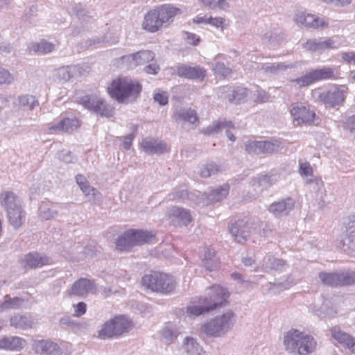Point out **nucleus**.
I'll use <instances>...</instances> for the list:
<instances>
[{"mask_svg": "<svg viewBox=\"0 0 355 355\" xmlns=\"http://www.w3.org/2000/svg\"><path fill=\"white\" fill-rule=\"evenodd\" d=\"M218 96L220 98H227L231 103H241L247 97L248 89L243 87L232 88L225 86L219 88Z\"/></svg>", "mask_w": 355, "mask_h": 355, "instance_id": "15", "label": "nucleus"}, {"mask_svg": "<svg viewBox=\"0 0 355 355\" xmlns=\"http://www.w3.org/2000/svg\"><path fill=\"white\" fill-rule=\"evenodd\" d=\"M102 98L96 96H86L80 98L79 103L83 105L85 108L94 112L96 108V105H99Z\"/></svg>", "mask_w": 355, "mask_h": 355, "instance_id": "51", "label": "nucleus"}, {"mask_svg": "<svg viewBox=\"0 0 355 355\" xmlns=\"http://www.w3.org/2000/svg\"><path fill=\"white\" fill-rule=\"evenodd\" d=\"M177 73L179 76L189 79L203 80L206 76V71L199 66L190 67L185 64L180 65L177 68Z\"/></svg>", "mask_w": 355, "mask_h": 355, "instance_id": "25", "label": "nucleus"}, {"mask_svg": "<svg viewBox=\"0 0 355 355\" xmlns=\"http://www.w3.org/2000/svg\"><path fill=\"white\" fill-rule=\"evenodd\" d=\"M76 180L77 184L85 196L89 197L92 196V197H94L96 195L97 191L89 185L87 179L83 175H77Z\"/></svg>", "mask_w": 355, "mask_h": 355, "instance_id": "47", "label": "nucleus"}, {"mask_svg": "<svg viewBox=\"0 0 355 355\" xmlns=\"http://www.w3.org/2000/svg\"><path fill=\"white\" fill-rule=\"evenodd\" d=\"M295 201L288 198L272 203L269 207V211L275 216L287 215L293 208Z\"/></svg>", "mask_w": 355, "mask_h": 355, "instance_id": "26", "label": "nucleus"}, {"mask_svg": "<svg viewBox=\"0 0 355 355\" xmlns=\"http://www.w3.org/2000/svg\"><path fill=\"white\" fill-rule=\"evenodd\" d=\"M340 37L338 36L308 40L303 48L311 52L322 53L326 51L337 49L341 46Z\"/></svg>", "mask_w": 355, "mask_h": 355, "instance_id": "10", "label": "nucleus"}, {"mask_svg": "<svg viewBox=\"0 0 355 355\" xmlns=\"http://www.w3.org/2000/svg\"><path fill=\"white\" fill-rule=\"evenodd\" d=\"M338 75V68L336 67H323L310 71L305 75L292 80L291 82L299 87L309 86L315 82L335 79Z\"/></svg>", "mask_w": 355, "mask_h": 355, "instance_id": "8", "label": "nucleus"}, {"mask_svg": "<svg viewBox=\"0 0 355 355\" xmlns=\"http://www.w3.org/2000/svg\"><path fill=\"white\" fill-rule=\"evenodd\" d=\"M277 180V177L276 175H261L254 178L252 182V186L254 187V189L257 192H260L263 191L264 188L275 183Z\"/></svg>", "mask_w": 355, "mask_h": 355, "instance_id": "34", "label": "nucleus"}, {"mask_svg": "<svg viewBox=\"0 0 355 355\" xmlns=\"http://www.w3.org/2000/svg\"><path fill=\"white\" fill-rule=\"evenodd\" d=\"M283 148V144L279 139H271L267 141H262V153H272L281 150Z\"/></svg>", "mask_w": 355, "mask_h": 355, "instance_id": "43", "label": "nucleus"}, {"mask_svg": "<svg viewBox=\"0 0 355 355\" xmlns=\"http://www.w3.org/2000/svg\"><path fill=\"white\" fill-rule=\"evenodd\" d=\"M202 261V266L209 271L216 269L219 264L215 250L212 248L205 249Z\"/></svg>", "mask_w": 355, "mask_h": 355, "instance_id": "37", "label": "nucleus"}, {"mask_svg": "<svg viewBox=\"0 0 355 355\" xmlns=\"http://www.w3.org/2000/svg\"><path fill=\"white\" fill-rule=\"evenodd\" d=\"M299 173L302 176L309 177L312 175L313 169L308 162H300Z\"/></svg>", "mask_w": 355, "mask_h": 355, "instance_id": "59", "label": "nucleus"}, {"mask_svg": "<svg viewBox=\"0 0 355 355\" xmlns=\"http://www.w3.org/2000/svg\"><path fill=\"white\" fill-rule=\"evenodd\" d=\"M24 261L25 266L29 268H39L51 263V259L48 257L37 252H31L25 255Z\"/></svg>", "mask_w": 355, "mask_h": 355, "instance_id": "31", "label": "nucleus"}, {"mask_svg": "<svg viewBox=\"0 0 355 355\" xmlns=\"http://www.w3.org/2000/svg\"><path fill=\"white\" fill-rule=\"evenodd\" d=\"M168 217L172 225L175 227L187 226L191 221L190 212L177 207H173L168 210Z\"/></svg>", "mask_w": 355, "mask_h": 355, "instance_id": "17", "label": "nucleus"}, {"mask_svg": "<svg viewBox=\"0 0 355 355\" xmlns=\"http://www.w3.org/2000/svg\"><path fill=\"white\" fill-rule=\"evenodd\" d=\"M33 320L30 316L17 314L10 318V325L17 329H28L31 328Z\"/></svg>", "mask_w": 355, "mask_h": 355, "instance_id": "35", "label": "nucleus"}, {"mask_svg": "<svg viewBox=\"0 0 355 355\" xmlns=\"http://www.w3.org/2000/svg\"><path fill=\"white\" fill-rule=\"evenodd\" d=\"M317 99L326 107H335L343 104L348 94V87L344 85H335L322 92H317Z\"/></svg>", "mask_w": 355, "mask_h": 355, "instance_id": "9", "label": "nucleus"}, {"mask_svg": "<svg viewBox=\"0 0 355 355\" xmlns=\"http://www.w3.org/2000/svg\"><path fill=\"white\" fill-rule=\"evenodd\" d=\"M340 286L355 284V272L345 271L339 273Z\"/></svg>", "mask_w": 355, "mask_h": 355, "instance_id": "55", "label": "nucleus"}, {"mask_svg": "<svg viewBox=\"0 0 355 355\" xmlns=\"http://www.w3.org/2000/svg\"><path fill=\"white\" fill-rule=\"evenodd\" d=\"M15 76L9 70L0 65V85H11L14 83Z\"/></svg>", "mask_w": 355, "mask_h": 355, "instance_id": "53", "label": "nucleus"}, {"mask_svg": "<svg viewBox=\"0 0 355 355\" xmlns=\"http://www.w3.org/2000/svg\"><path fill=\"white\" fill-rule=\"evenodd\" d=\"M155 9L164 26H168L173 21L174 17L181 13L178 8L170 4H165Z\"/></svg>", "mask_w": 355, "mask_h": 355, "instance_id": "24", "label": "nucleus"}, {"mask_svg": "<svg viewBox=\"0 0 355 355\" xmlns=\"http://www.w3.org/2000/svg\"><path fill=\"white\" fill-rule=\"evenodd\" d=\"M0 204L7 211L9 222L15 229L20 227L24 220V215L19 200L10 191H4L0 196Z\"/></svg>", "mask_w": 355, "mask_h": 355, "instance_id": "6", "label": "nucleus"}, {"mask_svg": "<svg viewBox=\"0 0 355 355\" xmlns=\"http://www.w3.org/2000/svg\"><path fill=\"white\" fill-rule=\"evenodd\" d=\"M62 205L50 202H42L38 210L39 216L44 220L55 217L60 210Z\"/></svg>", "mask_w": 355, "mask_h": 355, "instance_id": "32", "label": "nucleus"}, {"mask_svg": "<svg viewBox=\"0 0 355 355\" xmlns=\"http://www.w3.org/2000/svg\"><path fill=\"white\" fill-rule=\"evenodd\" d=\"M80 126L78 120L73 116L67 117L48 128V133L57 134L61 132H72Z\"/></svg>", "mask_w": 355, "mask_h": 355, "instance_id": "16", "label": "nucleus"}, {"mask_svg": "<svg viewBox=\"0 0 355 355\" xmlns=\"http://www.w3.org/2000/svg\"><path fill=\"white\" fill-rule=\"evenodd\" d=\"M33 351L40 355H59V345L51 340H36L33 343Z\"/></svg>", "mask_w": 355, "mask_h": 355, "instance_id": "18", "label": "nucleus"}, {"mask_svg": "<svg viewBox=\"0 0 355 355\" xmlns=\"http://www.w3.org/2000/svg\"><path fill=\"white\" fill-rule=\"evenodd\" d=\"M227 289L219 285L208 288L206 296L202 299L205 304V309L211 311L220 306L229 297Z\"/></svg>", "mask_w": 355, "mask_h": 355, "instance_id": "11", "label": "nucleus"}, {"mask_svg": "<svg viewBox=\"0 0 355 355\" xmlns=\"http://www.w3.org/2000/svg\"><path fill=\"white\" fill-rule=\"evenodd\" d=\"M318 277L321 282L325 285L331 286H340L339 273H327L325 272H320Z\"/></svg>", "mask_w": 355, "mask_h": 355, "instance_id": "42", "label": "nucleus"}, {"mask_svg": "<svg viewBox=\"0 0 355 355\" xmlns=\"http://www.w3.org/2000/svg\"><path fill=\"white\" fill-rule=\"evenodd\" d=\"M155 239V235L152 232L130 230L125 232L119 237L116 243V248L117 250L123 251L135 245L152 243Z\"/></svg>", "mask_w": 355, "mask_h": 355, "instance_id": "7", "label": "nucleus"}, {"mask_svg": "<svg viewBox=\"0 0 355 355\" xmlns=\"http://www.w3.org/2000/svg\"><path fill=\"white\" fill-rule=\"evenodd\" d=\"M219 171V166L216 163L210 162L200 168L199 173L202 178H207L216 174Z\"/></svg>", "mask_w": 355, "mask_h": 355, "instance_id": "49", "label": "nucleus"}, {"mask_svg": "<svg viewBox=\"0 0 355 355\" xmlns=\"http://www.w3.org/2000/svg\"><path fill=\"white\" fill-rule=\"evenodd\" d=\"M200 305H191L187 307L186 316L189 318H194L201 314L209 312V310L205 309V304L202 299H200Z\"/></svg>", "mask_w": 355, "mask_h": 355, "instance_id": "48", "label": "nucleus"}, {"mask_svg": "<svg viewBox=\"0 0 355 355\" xmlns=\"http://www.w3.org/2000/svg\"><path fill=\"white\" fill-rule=\"evenodd\" d=\"M283 343L288 352L300 355H309L317 347V342L311 335L295 329L284 334Z\"/></svg>", "mask_w": 355, "mask_h": 355, "instance_id": "1", "label": "nucleus"}, {"mask_svg": "<svg viewBox=\"0 0 355 355\" xmlns=\"http://www.w3.org/2000/svg\"><path fill=\"white\" fill-rule=\"evenodd\" d=\"M141 146L143 151L148 155H159L167 151V145L164 141L152 137L143 139Z\"/></svg>", "mask_w": 355, "mask_h": 355, "instance_id": "20", "label": "nucleus"}, {"mask_svg": "<svg viewBox=\"0 0 355 355\" xmlns=\"http://www.w3.org/2000/svg\"><path fill=\"white\" fill-rule=\"evenodd\" d=\"M296 282L294 280L288 277V281L286 282H280L278 284L275 283H268L269 289L275 293L276 290L283 291L289 288L291 286L295 284Z\"/></svg>", "mask_w": 355, "mask_h": 355, "instance_id": "56", "label": "nucleus"}, {"mask_svg": "<svg viewBox=\"0 0 355 355\" xmlns=\"http://www.w3.org/2000/svg\"><path fill=\"white\" fill-rule=\"evenodd\" d=\"M180 349L184 355H205L203 347L198 340L192 336H186L183 338Z\"/></svg>", "mask_w": 355, "mask_h": 355, "instance_id": "22", "label": "nucleus"}, {"mask_svg": "<svg viewBox=\"0 0 355 355\" xmlns=\"http://www.w3.org/2000/svg\"><path fill=\"white\" fill-rule=\"evenodd\" d=\"M162 26H164L160 18L158 17L155 9L150 10L146 13L144 21L142 24L144 29L150 33H155Z\"/></svg>", "mask_w": 355, "mask_h": 355, "instance_id": "28", "label": "nucleus"}, {"mask_svg": "<svg viewBox=\"0 0 355 355\" xmlns=\"http://www.w3.org/2000/svg\"><path fill=\"white\" fill-rule=\"evenodd\" d=\"M87 305L85 302H78L74 306V315L76 316H81L86 312Z\"/></svg>", "mask_w": 355, "mask_h": 355, "instance_id": "63", "label": "nucleus"}, {"mask_svg": "<svg viewBox=\"0 0 355 355\" xmlns=\"http://www.w3.org/2000/svg\"><path fill=\"white\" fill-rule=\"evenodd\" d=\"M204 6L211 9L225 10L229 8V3L226 0H200Z\"/></svg>", "mask_w": 355, "mask_h": 355, "instance_id": "52", "label": "nucleus"}, {"mask_svg": "<svg viewBox=\"0 0 355 355\" xmlns=\"http://www.w3.org/2000/svg\"><path fill=\"white\" fill-rule=\"evenodd\" d=\"M294 20L297 24L313 28H322L328 25V20L326 18H320L305 12H297Z\"/></svg>", "mask_w": 355, "mask_h": 355, "instance_id": "13", "label": "nucleus"}, {"mask_svg": "<svg viewBox=\"0 0 355 355\" xmlns=\"http://www.w3.org/2000/svg\"><path fill=\"white\" fill-rule=\"evenodd\" d=\"M344 128L352 133H355V115L347 119Z\"/></svg>", "mask_w": 355, "mask_h": 355, "instance_id": "64", "label": "nucleus"}, {"mask_svg": "<svg viewBox=\"0 0 355 355\" xmlns=\"http://www.w3.org/2000/svg\"><path fill=\"white\" fill-rule=\"evenodd\" d=\"M17 104L24 109L31 110L38 105V101L34 96L26 94L18 97Z\"/></svg>", "mask_w": 355, "mask_h": 355, "instance_id": "44", "label": "nucleus"}, {"mask_svg": "<svg viewBox=\"0 0 355 355\" xmlns=\"http://www.w3.org/2000/svg\"><path fill=\"white\" fill-rule=\"evenodd\" d=\"M80 73V67L78 65H71L57 69L55 76L60 82L65 83L78 76Z\"/></svg>", "mask_w": 355, "mask_h": 355, "instance_id": "29", "label": "nucleus"}, {"mask_svg": "<svg viewBox=\"0 0 355 355\" xmlns=\"http://www.w3.org/2000/svg\"><path fill=\"white\" fill-rule=\"evenodd\" d=\"M231 128H234V125L230 121H216L213 123L212 125H209L206 129H205L203 130V132L206 135H211L217 133L220 130H225L227 137L229 138L230 140L234 141L235 140V137L231 132Z\"/></svg>", "mask_w": 355, "mask_h": 355, "instance_id": "30", "label": "nucleus"}, {"mask_svg": "<svg viewBox=\"0 0 355 355\" xmlns=\"http://www.w3.org/2000/svg\"><path fill=\"white\" fill-rule=\"evenodd\" d=\"M214 70L216 73L224 78L229 76L232 73V70L227 67L223 62H216Z\"/></svg>", "mask_w": 355, "mask_h": 355, "instance_id": "57", "label": "nucleus"}, {"mask_svg": "<svg viewBox=\"0 0 355 355\" xmlns=\"http://www.w3.org/2000/svg\"><path fill=\"white\" fill-rule=\"evenodd\" d=\"M99 105H96V108L94 110V112L107 118H110L113 116L114 115V108L107 104L105 101L102 99L101 101V103Z\"/></svg>", "mask_w": 355, "mask_h": 355, "instance_id": "50", "label": "nucleus"}, {"mask_svg": "<svg viewBox=\"0 0 355 355\" xmlns=\"http://www.w3.org/2000/svg\"><path fill=\"white\" fill-rule=\"evenodd\" d=\"M229 191L230 186L227 184L211 189L207 193V200L209 203L218 202L226 198Z\"/></svg>", "mask_w": 355, "mask_h": 355, "instance_id": "36", "label": "nucleus"}, {"mask_svg": "<svg viewBox=\"0 0 355 355\" xmlns=\"http://www.w3.org/2000/svg\"><path fill=\"white\" fill-rule=\"evenodd\" d=\"M161 340L166 345L175 342L178 337L181 334L180 328L175 324L166 323L160 330Z\"/></svg>", "mask_w": 355, "mask_h": 355, "instance_id": "27", "label": "nucleus"}, {"mask_svg": "<svg viewBox=\"0 0 355 355\" xmlns=\"http://www.w3.org/2000/svg\"><path fill=\"white\" fill-rule=\"evenodd\" d=\"M59 158L65 163H74L76 157L68 150H62L59 153Z\"/></svg>", "mask_w": 355, "mask_h": 355, "instance_id": "58", "label": "nucleus"}, {"mask_svg": "<svg viewBox=\"0 0 355 355\" xmlns=\"http://www.w3.org/2000/svg\"><path fill=\"white\" fill-rule=\"evenodd\" d=\"M132 320L125 315H118L105 322L98 331L102 340L117 338L130 332L134 328Z\"/></svg>", "mask_w": 355, "mask_h": 355, "instance_id": "3", "label": "nucleus"}, {"mask_svg": "<svg viewBox=\"0 0 355 355\" xmlns=\"http://www.w3.org/2000/svg\"><path fill=\"white\" fill-rule=\"evenodd\" d=\"M341 58L345 62L355 64V51L343 52Z\"/></svg>", "mask_w": 355, "mask_h": 355, "instance_id": "62", "label": "nucleus"}, {"mask_svg": "<svg viewBox=\"0 0 355 355\" xmlns=\"http://www.w3.org/2000/svg\"><path fill=\"white\" fill-rule=\"evenodd\" d=\"M290 113L295 125H310L313 123L316 119L315 113L301 103L292 104Z\"/></svg>", "mask_w": 355, "mask_h": 355, "instance_id": "12", "label": "nucleus"}, {"mask_svg": "<svg viewBox=\"0 0 355 355\" xmlns=\"http://www.w3.org/2000/svg\"><path fill=\"white\" fill-rule=\"evenodd\" d=\"M141 282L147 289L164 294L171 293L176 287V282L173 276L159 272H152L144 275Z\"/></svg>", "mask_w": 355, "mask_h": 355, "instance_id": "5", "label": "nucleus"}, {"mask_svg": "<svg viewBox=\"0 0 355 355\" xmlns=\"http://www.w3.org/2000/svg\"><path fill=\"white\" fill-rule=\"evenodd\" d=\"M175 121H186L191 125L198 122V116L195 110L191 108H180L175 111L173 114Z\"/></svg>", "mask_w": 355, "mask_h": 355, "instance_id": "33", "label": "nucleus"}, {"mask_svg": "<svg viewBox=\"0 0 355 355\" xmlns=\"http://www.w3.org/2000/svg\"><path fill=\"white\" fill-rule=\"evenodd\" d=\"M293 67V64L285 62L266 63L263 64L262 69L266 73L277 75Z\"/></svg>", "mask_w": 355, "mask_h": 355, "instance_id": "38", "label": "nucleus"}, {"mask_svg": "<svg viewBox=\"0 0 355 355\" xmlns=\"http://www.w3.org/2000/svg\"><path fill=\"white\" fill-rule=\"evenodd\" d=\"M107 90L110 96L119 103H128L139 96L141 85L135 80L119 77L112 80Z\"/></svg>", "mask_w": 355, "mask_h": 355, "instance_id": "2", "label": "nucleus"}, {"mask_svg": "<svg viewBox=\"0 0 355 355\" xmlns=\"http://www.w3.org/2000/svg\"><path fill=\"white\" fill-rule=\"evenodd\" d=\"M184 39L187 40V43L196 46L200 42V37L192 33L184 32Z\"/></svg>", "mask_w": 355, "mask_h": 355, "instance_id": "61", "label": "nucleus"}, {"mask_svg": "<svg viewBox=\"0 0 355 355\" xmlns=\"http://www.w3.org/2000/svg\"><path fill=\"white\" fill-rule=\"evenodd\" d=\"M245 150L249 153L260 154L262 153V141L250 140L245 144Z\"/></svg>", "mask_w": 355, "mask_h": 355, "instance_id": "54", "label": "nucleus"}, {"mask_svg": "<svg viewBox=\"0 0 355 355\" xmlns=\"http://www.w3.org/2000/svg\"><path fill=\"white\" fill-rule=\"evenodd\" d=\"M347 240L349 243H352V245L345 248V243L343 245V250H347L349 248H355V216H352L349 218V221L347 226Z\"/></svg>", "mask_w": 355, "mask_h": 355, "instance_id": "46", "label": "nucleus"}, {"mask_svg": "<svg viewBox=\"0 0 355 355\" xmlns=\"http://www.w3.org/2000/svg\"><path fill=\"white\" fill-rule=\"evenodd\" d=\"M54 48L53 44L44 40L38 43L32 44L29 46V51L31 52L46 54L52 52Z\"/></svg>", "mask_w": 355, "mask_h": 355, "instance_id": "40", "label": "nucleus"}, {"mask_svg": "<svg viewBox=\"0 0 355 355\" xmlns=\"http://www.w3.org/2000/svg\"><path fill=\"white\" fill-rule=\"evenodd\" d=\"M234 323V313L232 311H227L205 323L200 330L207 336L221 337L233 327Z\"/></svg>", "mask_w": 355, "mask_h": 355, "instance_id": "4", "label": "nucleus"}, {"mask_svg": "<svg viewBox=\"0 0 355 355\" xmlns=\"http://www.w3.org/2000/svg\"><path fill=\"white\" fill-rule=\"evenodd\" d=\"M154 100L160 105H165L168 103V96L165 92H158L154 94Z\"/></svg>", "mask_w": 355, "mask_h": 355, "instance_id": "60", "label": "nucleus"}, {"mask_svg": "<svg viewBox=\"0 0 355 355\" xmlns=\"http://www.w3.org/2000/svg\"><path fill=\"white\" fill-rule=\"evenodd\" d=\"M229 230L234 240L240 243H245L251 234V227L247 222L243 220L232 223Z\"/></svg>", "mask_w": 355, "mask_h": 355, "instance_id": "19", "label": "nucleus"}, {"mask_svg": "<svg viewBox=\"0 0 355 355\" xmlns=\"http://www.w3.org/2000/svg\"><path fill=\"white\" fill-rule=\"evenodd\" d=\"M8 351L19 352L26 345L25 339L19 336L8 337Z\"/></svg>", "mask_w": 355, "mask_h": 355, "instance_id": "45", "label": "nucleus"}, {"mask_svg": "<svg viewBox=\"0 0 355 355\" xmlns=\"http://www.w3.org/2000/svg\"><path fill=\"white\" fill-rule=\"evenodd\" d=\"M332 337L349 352L355 354V339L347 333L342 331L338 326L331 329Z\"/></svg>", "mask_w": 355, "mask_h": 355, "instance_id": "21", "label": "nucleus"}, {"mask_svg": "<svg viewBox=\"0 0 355 355\" xmlns=\"http://www.w3.org/2000/svg\"><path fill=\"white\" fill-rule=\"evenodd\" d=\"M284 266L285 262L282 259L275 258L271 255L265 257L262 266L265 271L270 270H281Z\"/></svg>", "mask_w": 355, "mask_h": 355, "instance_id": "39", "label": "nucleus"}, {"mask_svg": "<svg viewBox=\"0 0 355 355\" xmlns=\"http://www.w3.org/2000/svg\"><path fill=\"white\" fill-rule=\"evenodd\" d=\"M23 304V300L19 297L10 298L6 295L3 302L0 301V311L8 309H19L22 306Z\"/></svg>", "mask_w": 355, "mask_h": 355, "instance_id": "41", "label": "nucleus"}, {"mask_svg": "<svg viewBox=\"0 0 355 355\" xmlns=\"http://www.w3.org/2000/svg\"><path fill=\"white\" fill-rule=\"evenodd\" d=\"M154 53L150 51H140L131 55H125L121 58L124 62H128L130 67L143 65L154 59Z\"/></svg>", "mask_w": 355, "mask_h": 355, "instance_id": "23", "label": "nucleus"}, {"mask_svg": "<svg viewBox=\"0 0 355 355\" xmlns=\"http://www.w3.org/2000/svg\"><path fill=\"white\" fill-rule=\"evenodd\" d=\"M97 291L96 285L90 279L80 278L73 283L69 290V295L86 297L89 293H95Z\"/></svg>", "mask_w": 355, "mask_h": 355, "instance_id": "14", "label": "nucleus"}]
</instances>
